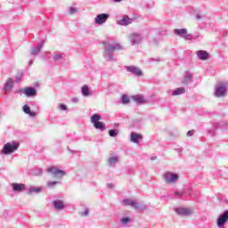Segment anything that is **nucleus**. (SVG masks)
Returning a JSON list of instances; mask_svg holds the SVG:
<instances>
[{
    "mask_svg": "<svg viewBox=\"0 0 228 228\" xmlns=\"http://www.w3.org/2000/svg\"><path fill=\"white\" fill-rule=\"evenodd\" d=\"M101 115L94 114L91 118V123L94 124L95 129H100L101 131H105L106 125L99 120H101Z\"/></svg>",
    "mask_w": 228,
    "mask_h": 228,
    "instance_id": "nucleus-1",
    "label": "nucleus"
},
{
    "mask_svg": "<svg viewBox=\"0 0 228 228\" xmlns=\"http://www.w3.org/2000/svg\"><path fill=\"white\" fill-rule=\"evenodd\" d=\"M19 149V143L17 142H7L4 144V149L2 150V154H12V152H15Z\"/></svg>",
    "mask_w": 228,
    "mask_h": 228,
    "instance_id": "nucleus-2",
    "label": "nucleus"
},
{
    "mask_svg": "<svg viewBox=\"0 0 228 228\" xmlns=\"http://www.w3.org/2000/svg\"><path fill=\"white\" fill-rule=\"evenodd\" d=\"M165 179H166V183H167V184H174L179 179V175L176 174L166 173Z\"/></svg>",
    "mask_w": 228,
    "mask_h": 228,
    "instance_id": "nucleus-3",
    "label": "nucleus"
},
{
    "mask_svg": "<svg viewBox=\"0 0 228 228\" xmlns=\"http://www.w3.org/2000/svg\"><path fill=\"white\" fill-rule=\"evenodd\" d=\"M20 94H24L27 97H33L37 95V89L33 87H25L20 89Z\"/></svg>",
    "mask_w": 228,
    "mask_h": 228,
    "instance_id": "nucleus-4",
    "label": "nucleus"
},
{
    "mask_svg": "<svg viewBox=\"0 0 228 228\" xmlns=\"http://www.w3.org/2000/svg\"><path fill=\"white\" fill-rule=\"evenodd\" d=\"M228 222V210L224 211L223 215L219 216L217 219V226L218 227H224L225 224Z\"/></svg>",
    "mask_w": 228,
    "mask_h": 228,
    "instance_id": "nucleus-5",
    "label": "nucleus"
},
{
    "mask_svg": "<svg viewBox=\"0 0 228 228\" xmlns=\"http://www.w3.org/2000/svg\"><path fill=\"white\" fill-rule=\"evenodd\" d=\"M47 172L49 174H53L54 177H63L65 175V173L63 170H60L57 167H52L47 169Z\"/></svg>",
    "mask_w": 228,
    "mask_h": 228,
    "instance_id": "nucleus-6",
    "label": "nucleus"
},
{
    "mask_svg": "<svg viewBox=\"0 0 228 228\" xmlns=\"http://www.w3.org/2000/svg\"><path fill=\"white\" fill-rule=\"evenodd\" d=\"M109 18H110V15L106 13H101L95 17L94 22L95 24H100V25L104 24V22H106V20H108Z\"/></svg>",
    "mask_w": 228,
    "mask_h": 228,
    "instance_id": "nucleus-7",
    "label": "nucleus"
},
{
    "mask_svg": "<svg viewBox=\"0 0 228 228\" xmlns=\"http://www.w3.org/2000/svg\"><path fill=\"white\" fill-rule=\"evenodd\" d=\"M177 215L180 216H190V215H192L193 212L189 209V208H179L175 209Z\"/></svg>",
    "mask_w": 228,
    "mask_h": 228,
    "instance_id": "nucleus-8",
    "label": "nucleus"
},
{
    "mask_svg": "<svg viewBox=\"0 0 228 228\" xmlns=\"http://www.w3.org/2000/svg\"><path fill=\"white\" fill-rule=\"evenodd\" d=\"M225 94H227V89L225 88V85L224 84L217 87L215 92L216 97H224Z\"/></svg>",
    "mask_w": 228,
    "mask_h": 228,
    "instance_id": "nucleus-9",
    "label": "nucleus"
},
{
    "mask_svg": "<svg viewBox=\"0 0 228 228\" xmlns=\"http://www.w3.org/2000/svg\"><path fill=\"white\" fill-rule=\"evenodd\" d=\"M118 49H122V47L118 44L109 45L106 46L105 52L107 53H115V51H118Z\"/></svg>",
    "mask_w": 228,
    "mask_h": 228,
    "instance_id": "nucleus-10",
    "label": "nucleus"
},
{
    "mask_svg": "<svg viewBox=\"0 0 228 228\" xmlns=\"http://www.w3.org/2000/svg\"><path fill=\"white\" fill-rule=\"evenodd\" d=\"M142 138H143V136L141 134L132 133L130 135V142L133 143H140Z\"/></svg>",
    "mask_w": 228,
    "mask_h": 228,
    "instance_id": "nucleus-11",
    "label": "nucleus"
},
{
    "mask_svg": "<svg viewBox=\"0 0 228 228\" xmlns=\"http://www.w3.org/2000/svg\"><path fill=\"white\" fill-rule=\"evenodd\" d=\"M126 70L127 72H132V74H134L137 77L142 76V70L134 66H127Z\"/></svg>",
    "mask_w": 228,
    "mask_h": 228,
    "instance_id": "nucleus-12",
    "label": "nucleus"
},
{
    "mask_svg": "<svg viewBox=\"0 0 228 228\" xmlns=\"http://www.w3.org/2000/svg\"><path fill=\"white\" fill-rule=\"evenodd\" d=\"M198 58L202 61H206L209 58V53L204 50H200L196 53Z\"/></svg>",
    "mask_w": 228,
    "mask_h": 228,
    "instance_id": "nucleus-13",
    "label": "nucleus"
},
{
    "mask_svg": "<svg viewBox=\"0 0 228 228\" xmlns=\"http://www.w3.org/2000/svg\"><path fill=\"white\" fill-rule=\"evenodd\" d=\"M120 26H129L131 24L132 20H130L129 16L125 15L123 18L117 21Z\"/></svg>",
    "mask_w": 228,
    "mask_h": 228,
    "instance_id": "nucleus-14",
    "label": "nucleus"
},
{
    "mask_svg": "<svg viewBox=\"0 0 228 228\" xmlns=\"http://www.w3.org/2000/svg\"><path fill=\"white\" fill-rule=\"evenodd\" d=\"M124 206H131V208H134V209H138L140 206H138V203L136 201H133L131 200H123Z\"/></svg>",
    "mask_w": 228,
    "mask_h": 228,
    "instance_id": "nucleus-15",
    "label": "nucleus"
},
{
    "mask_svg": "<svg viewBox=\"0 0 228 228\" xmlns=\"http://www.w3.org/2000/svg\"><path fill=\"white\" fill-rule=\"evenodd\" d=\"M132 99L134 102H137V104H145V102H147V101L143 99V96L140 94L132 96Z\"/></svg>",
    "mask_w": 228,
    "mask_h": 228,
    "instance_id": "nucleus-16",
    "label": "nucleus"
},
{
    "mask_svg": "<svg viewBox=\"0 0 228 228\" xmlns=\"http://www.w3.org/2000/svg\"><path fill=\"white\" fill-rule=\"evenodd\" d=\"M12 88H13V79L8 78L7 82L4 85V90L5 92H11Z\"/></svg>",
    "mask_w": 228,
    "mask_h": 228,
    "instance_id": "nucleus-17",
    "label": "nucleus"
},
{
    "mask_svg": "<svg viewBox=\"0 0 228 228\" xmlns=\"http://www.w3.org/2000/svg\"><path fill=\"white\" fill-rule=\"evenodd\" d=\"M13 191H22L25 190L26 185L24 183H12Z\"/></svg>",
    "mask_w": 228,
    "mask_h": 228,
    "instance_id": "nucleus-18",
    "label": "nucleus"
},
{
    "mask_svg": "<svg viewBox=\"0 0 228 228\" xmlns=\"http://www.w3.org/2000/svg\"><path fill=\"white\" fill-rule=\"evenodd\" d=\"M23 111H24V113H26L27 115H29V117H37V113L31 111V109H30L29 106H28V105H24V106H23Z\"/></svg>",
    "mask_w": 228,
    "mask_h": 228,
    "instance_id": "nucleus-19",
    "label": "nucleus"
},
{
    "mask_svg": "<svg viewBox=\"0 0 228 228\" xmlns=\"http://www.w3.org/2000/svg\"><path fill=\"white\" fill-rule=\"evenodd\" d=\"M175 35H178V37H183V35H186V37H190L188 35V29L186 28H180V29H175Z\"/></svg>",
    "mask_w": 228,
    "mask_h": 228,
    "instance_id": "nucleus-20",
    "label": "nucleus"
},
{
    "mask_svg": "<svg viewBox=\"0 0 228 228\" xmlns=\"http://www.w3.org/2000/svg\"><path fill=\"white\" fill-rule=\"evenodd\" d=\"M184 92H186V89H184V87L176 88L173 92V95H182V94H184Z\"/></svg>",
    "mask_w": 228,
    "mask_h": 228,
    "instance_id": "nucleus-21",
    "label": "nucleus"
},
{
    "mask_svg": "<svg viewBox=\"0 0 228 228\" xmlns=\"http://www.w3.org/2000/svg\"><path fill=\"white\" fill-rule=\"evenodd\" d=\"M131 40H132V42H134V44H138V42H140V40H141L140 35H138V34L132 35Z\"/></svg>",
    "mask_w": 228,
    "mask_h": 228,
    "instance_id": "nucleus-22",
    "label": "nucleus"
},
{
    "mask_svg": "<svg viewBox=\"0 0 228 228\" xmlns=\"http://www.w3.org/2000/svg\"><path fill=\"white\" fill-rule=\"evenodd\" d=\"M53 204H54L55 209H63V208H65V206L61 201H54Z\"/></svg>",
    "mask_w": 228,
    "mask_h": 228,
    "instance_id": "nucleus-23",
    "label": "nucleus"
},
{
    "mask_svg": "<svg viewBox=\"0 0 228 228\" xmlns=\"http://www.w3.org/2000/svg\"><path fill=\"white\" fill-rule=\"evenodd\" d=\"M121 101H122V104H129V102H131L129 100V96L126 94L122 95Z\"/></svg>",
    "mask_w": 228,
    "mask_h": 228,
    "instance_id": "nucleus-24",
    "label": "nucleus"
},
{
    "mask_svg": "<svg viewBox=\"0 0 228 228\" xmlns=\"http://www.w3.org/2000/svg\"><path fill=\"white\" fill-rule=\"evenodd\" d=\"M118 161V158L117 157H110L109 159V163L110 165V167H113V165H115V163H117Z\"/></svg>",
    "mask_w": 228,
    "mask_h": 228,
    "instance_id": "nucleus-25",
    "label": "nucleus"
},
{
    "mask_svg": "<svg viewBox=\"0 0 228 228\" xmlns=\"http://www.w3.org/2000/svg\"><path fill=\"white\" fill-rule=\"evenodd\" d=\"M82 94H83V95H86V96L90 95L88 86H84L82 87Z\"/></svg>",
    "mask_w": 228,
    "mask_h": 228,
    "instance_id": "nucleus-26",
    "label": "nucleus"
},
{
    "mask_svg": "<svg viewBox=\"0 0 228 228\" xmlns=\"http://www.w3.org/2000/svg\"><path fill=\"white\" fill-rule=\"evenodd\" d=\"M191 75H188L187 77H184V79L183 80V85H188V81H191Z\"/></svg>",
    "mask_w": 228,
    "mask_h": 228,
    "instance_id": "nucleus-27",
    "label": "nucleus"
},
{
    "mask_svg": "<svg viewBox=\"0 0 228 228\" xmlns=\"http://www.w3.org/2000/svg\"><path fill=\"white\" fill-rule=\"evenodd\" d=\"M38 53H40V46H37L31 51V54H38Z\"/></svg>",
    "mask_w": 228,
    "mask_h": 228,
    "instance_id": "nucleus-28",
    "label": "nucleus"
},
{
    "mask_svg": "<svg viewBox=\"0 0 228 228\" xmlns=\"http://www.w3.org/2000/svg\"><path fill=\"white\" fill-rule=\"evenodd\" d=\"M109 134L111 137H115V136H117V131L115 129H111L109 131Z\"/></svg>",
    "mask_w": 228,
    "mask_h": 228,
    "instance_id": "nucleus-29",
    "label": "nucleus"
},
{
    "mask_svg": "<svg viewBox=\"0 0 228 228\" xmlns=\"http://www.w3.org/2000/svg\"><path fill=\"white\" fill-rule=\"evenodd\" d=\"M130 221L131 219L129 217H125L121 219L122 224H127Z\"/></svg>",
    "mask_w": 228,
    "mask_h": 228,
    "instance_id": "nucleus-30",
    "label": "nucleus"
},
{
    "mask_svg": "<svg viewBox=\"0 0 228 228\" xmlns=\"http://www.w3.org/2000/svg\"><path fill=\"white\" fill-rule=\"evenodd\" d=\"M76 12H77V9L74 8V7H70L69 9V13L72 14V13H76Z\"/></svg>",
    "mask_w": 228,
    "mask_h": 228,
    "instance_id": "nucleus-31",
    "label": "nucleus"
},
{
    "mask_svg": "<svg viewBox=\"0 0 228 228\" xmlns=\"http://www.w3.org/2000/svg\"><path fill=\"white\" fill-rule=\"evenodd\" d=\"M60 109L62 110L63 111H66L67 106L65 104H61Z\"/></svg>",
    "mask_w": 228,
    "mask_h": 228,
    "instance_id": "nucleus-32",
    "label": "nucleus"
},
{
    "mask_svg": "<svg viewBox=\"0 0 228 228\" xmlns=\"http://www.w3.org/2000/svg\"><path fill=\"white\" fill-rule=\"evenodd\" d=\"M54 184H56V182H48L47 183V186H49V188H51L52 186H54Z\"/></svg>",
    "mask_w": 228,
    "mask_h": 228,
    "instance_id": "nucleus-33",
    "label": "nucleus"
},
{
    "mask_svg": "<svg viewBox=\"0 0 228 228\" xmlns=\"http://www.w3.org/2000/svg\"><path fill=\"white\" fill-rule=\"evenodd\" d=\"M193 133H194L193 130L188 131V132H187V136H193Z\"/></svg>",
    "mask_w": 228,
    "mask_h": 228,
    "instance_id": "nucleus-34",
    "label": "nucleus"
},
{
    "mask_svg": "<svg viewBox=\"0 0 228 228\" xmlns=\"http://www.w3.org/2000/svg\"><path fill=\"white\" fill-rule=\"evenodd\" d=\"M88 213H89L88 208H86L82 215H83V216H86L88 215Z\"/></svg>",
    "mask_w": 228,
    "mask_h": 228,
    "instance_id": "nucleus-35",
    "label": "nucleus"
},
{
    "mask_svg": "<svg viewBox=\"0 0 228 228\" xmlns=\"http://www.w3.org/2000/svg\"><path fill=\"white\" fill-rule=\"evenodd\" d=\"M32 191H40V189L37 188V189H33Z\"/></svg>",
    "mask_w": 228,
    "mask_h": 228,
    "instance_id": "nucleus-36",
    "label": "nucleus"
},
{
    "mask_svg": "<svg viewBox=\"0 0 228 228\" xmlns=\"http://www.w3.org/2000/svg\"><path fill=\"white\" fill-rule=\"evenodd\" d=\"M59 58H61L59 55H56L55 57H54V60H59Z\"/></svg>",
    "mask_w": 228,
    "mask_h": 228,
    "instance_id": "nucleus-37",
    "label": "nucleus"
},
{
    "mask_svg": "<svg viewBox=\"0 0 228 228\" xmlns=\"http://www.w3.org/2000/svg\"><path fill=\"white\" fill-rule=\"evenodd\" d=\"M115 3H121L122 0H114Z\"/></svg>",
    "mask_w": 228,
    "mask_h": 228,
    "instance_id": "nucleus-38",
    "label": "nucleus"
}]
</instances>
